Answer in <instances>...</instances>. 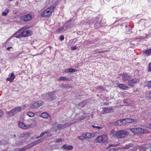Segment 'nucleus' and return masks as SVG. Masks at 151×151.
<instances>
[{"instance_id":"2f4dec72","label":"nucleus","mask_w":151,"mask_h":151,"mask_svg":"<svg viewBox=\"0 0 151 151\" xmlns=\"http://www.w3.org/2000/svg\"><path fill=\"white\" fill-rule=\"evenodd\" d=\"M92 127L94 128H96L99 130H101L102 128V127H99V126H94V125H92Z\"/></svg>"},{"instance_id":"39448f33","label":"nucleus","mask_w":151,"mask_h":151,"mask_svg":"<svg viewBox=\"0 0 151 151\" xmlns=\"http://www.w3.org/2000/svg\"><path fill=\"white\" fill-rule=\"evenodd\" d=\"M32 18V16L31 15L27 14L21 17L20 19L23 21H28L31 20Z\"/></svg>"},{"instance_id":"8fccbe9b","label":"nucleus","mask_w":151,"mask_h":151,"mask_svg":"<svg viewBox=\"0 0 151 151\" xmlns=\"http://www.w3.org/2000/svg\"><path fill=\"white\" fill-rule=\"evenodd\" d=\"M42 54V53H40L39 54H37L36 55H41Z\"/></svg>"},{"instance_id":"cd10ccee","label":"nucleus","mask_w":151,"mask_h":151,"mask_svg":"<svg viewBox=\"0 0 151 151\" xmlns=\"http://www.w3.org/2000/svg\"><path fill=\"white\" fill-rule=\"evenodd\" d=\"M27 114L28 116L30 117H33L34 115V114L32 112H28L27 113Z\"/></svg>"},{"instance_id":"aec40b11","label":"nucleus","mask_w":151,"mask_h":151,"mask_svg":"<svg viewBox=\"0 0 151 151\" xmlns=\"http://www.w3.org/2000/svg\"><path fill=\"white\" fill-rule=\"evenodd\" d=\"M58 80L59 81H66L68 80V78H67L66 77H61L59 78Z\"/></svg>"},{"instance_id":"ddd939ff","label":"nucleus","mask_w":151,"mask_h":151,"mask_svg":"<svg viewBox=\"0 0 151 151\" xmlns=\"http://www.w3.org/2000/svg\"><path fill=\"white\" fill-rule=\"evenodd\" d=\"M118 86L121 89L127 90L128 89V87L126 86L125 84H118Z\"/></svg>"},{"instance_id":"6ab92c4d","label":"nucleus","mask_w":151,"mask_h":151,"mask_svg":"<svg viewBox=\"0 0 151 151\" xmlns=\"http://www.w3.org/2000/svg\"><path fill=\"white\" fill-rule=\"evenodd\" d=\"M9 9L8 8L5 9V11L2 12V15L3 16H6L9 12Z\"/></svg>"},{"instance_id":"9d476101","label":"nucleus","mask_w":151,"mask_h":151,"mask_svg":"<svg viewBox=\"0 0 151 151\" xmlns=\"http://www.w3.org/2000/svg\"><path fill=\"white\" fill-rule=\"evenodd\" d=\"M113 108L111 107H108L104 108H103V111L106 113H109L112 111Z\"/></svg>"},{"instance_id":"393cba45","label":"nucleus","mask_w":151,"mask_h":151,"mask_svg":"<svg viewBox=\"0 0 151 151\" xmlns=\"http://www.w3.org/2000/svg\"><path fill=\"white\" fill-rule=\"evenodd\" d=\"M45 97H44L46 99L49 100L50 99V98L52 96L51 95H50L49 94H47L44 95Z\"/></svg>"},{"instance_id":"f257e3e1","label":"nucleus","mask_w":151,"mask_h":151,"mask_svg":"<svg viewBox=\"0 0 151 151\" xmlns=\"http://www.w3.org/2000/svg\"><path fill=\"white\" fill-rule=\"evenodd\" d=\"M54 9V6H51L42 12L41 14V15L43 17H48L51 15Z\"/></svg>"},{"instance_id":"9b49d317","label":"nucleus","mask_w":151,"mask_h":151,"mask_svg":"<svg viewBox=\"0 0 151 151\" xmlns=\"http://www.w3.org/2000/svg\"><path fill=\"white\" fill-rule=\"evenodd\" d=\"M64 149L67 150H70L73 148V146L72 145H64L63 146Z\"/></svg>"},{"instance_id":"b1692460","label":"nucleus","mask_w":151,"mask_h":151,"mask_svg":"<svg viewBox=\"0 0 151 151\" xmlns=\"http://www.w3.org/2000/svg\"><path fill=\"white\" fill-rule=\"evenodd\" d=\"M28 147H27V146H26V147L21 149H17L15 151H24Z\"/></svg>"},{"instance_id":"412c9836","label":"nucleus","mask_w":151,"mask_h":151,"mask_svg":"<svg viewBox=\"0 0 151 151\" xmlns=\"http://www.w3.org/2000/svg\"><path fill=\"white\" fill-rule=\"evenodd\" d=\"M19 33V32H17L16 33L14 34L13 35L14 37L18 38H20L22 37V36L21 35V33H20L17 35V34H18Z\"/></svg>"},{"instance_id":"09e8293b","label":"nucleus","mask_w":151,"mask_h":151,"mask_svg":"<svg viewBox=\"0 0 151 151\" xmlns=\"http://www.w3.org/2000/svg\"><path fill=\"white\" fill-rule=\"evenodd\" d=\"M62 29H62V28H60V29H59V31H62Z\"/></svg>"},{"instance_id":"1a4fd4ad","label":"nucleus","mask_w":151,"mask_h":151,"mask_svg":"<svg viewBox=\"0 0 151 151\" xmlns=\"http://www.w3.org/2000/svg\"><path fill=\"white\" fill-rule=\"evenodd\" d=\"M139 81V80L138 79L135 78L134 79H132L128 81V85L131 86H133L132 84L136 83H137Z\"/></svg>"},{"instance_id":"c756f323","label":"nucleus","mask_w":151,"mask_h":151,"mask_svg":"<svg viewBox=\"0 0 151 151\" xmlns=\"http://www.w3.org/2000/svg\"><path fill=\"white\" fill-rule=\"evenodd\" d=\"M26 33L27 34V36H29L31 35V32L30 30H26Z\"/></svg>"},{"instance_id":"58836bf2","label":"nucleus","mask_w":151,"mask_h":151,"mask_svg":"<svg viewBox=\"0 0 151 151\" xmlns=\"http://www.w3.org/2000/svg\"><path fill=\"white\" fill-rule=\"evenodd\" d=\"M59 38H60V40L61 41H63V40H64V36L63 35H61L60 36Z\"/></svg>"},{"instance_id":"c03bdc74","label":"nucleus","mask_w":151,"mask_h":151,"mask_svg":"<svg viewBox=\"0 0 151 151\" xmlns=\"http://www.w3.org/2000/svg\"><path fill=\"white\" fill-rule=\"evenodd\" d=\"M62 142V140L61 139H58L56 142L58 143V142Z\"/></svg>"},{"instance_id":"20e7f679","label":"nucleus","mask_w":151,"mask_h":151,"mask_svg":"<svg viewBox=\"0 0 151 151\" xmlns=\"http://www.w3.org/2000/svg\"><path fill=\"white\" fill-rule=\"evenodd\" d=\"M117 138H122L128 135V133L125 130H121L117 132Z\"/></svg>"},{"instance_id":"3c124183","label":"nucleus","mask_w":151,"mask_h":151,"mask_svg":"<svg viewBox=\"0 0 151 151\" xmlns=\"http://www.w3.org/2000/svg\"><path fill=\"white\" fill-rule=\"evenodd\" d=\"M114 145H109V147H114Z\"/></svg>"},{"instance_id":"f704fd0d","label":"nucleus","mask_w":151,"mask_h":151,"mask_svg":"<svg viewBox=\"0 0 151 151\" xmlns=\"http://www.w3.org/2000/svg\"><path fill=\"white\" fill-rule=\"evenodd\" d=\"M45 132H42V133H41L40 135L39 136L37 137H36V139H37L40 137H42L45 134Z\"/></svg>"},{"instance_id":"4be33fe9","label":"nucleus","mask_w":151,"mask_h":151,"mask_svg":"<svg viewBox=\"0 0 151 151\" xmlns=\"http://www.w3.org/2000/svg\"><path fill=\"white\" fill-rule=\"evenodd\" d=\"M103 140V137L101 136H99L96 138V141L97 142H101Z\"/></svg>"},{"instance_id":"603ef678","label":"nucleus","mask_w":151,"mask_h":151,"mask_svg":"<svg viewBox=\"0 0 151 151\" xmlns=\"http://www.w3.org/2000/svg\"><path fill=\"white\" fill-rule=\"evenodd\" d=\"M150 97L151 98V92L150 93Z\"/></svg>"},{"instance_id":"7c9ffc66","label":"nucleus","mask_w":151,"mask_h":151,"mask_svg":"<svg viewBox=\"0 0 151 151\" xmlns=\"http://www.w3.org/2000/svg\"><path fill=\"white\" fill-rule=\"evenodd\" d=\"M42 139H40L39 140H38V141L37 142H36V141H35V142H34L33 143V146H34L35 145H37L39 143H40V142L39 141H40V140H41Z\"/></svg>"},{"instance_id":"49530a36","label":"nucleus","mask_w":151,"mask_h":151,"mask_svg":"<svg viewBox=\"0 0 151 151\" xmlns=\"http://www.w3.org/2000/svg\"><path fill=\"white\" fill-rule=\"evenodd\" d=\"M11 48H12V47H9L7 48V50H9V49Z\"/></svg>"},{"instance_id":"2eb2a0df","label":"nucleus","mask_w":151,"mask_h":151,"mask_svg":"<svg viewBox=\"0 0 151 151\" xmlns=\"http://www.w3.org/2000/svg\"><path fill=\"white\" fill-rule=\"evenodd\" d=\"M40 116L45 119H47L49 115L46 112H43L41 114Z\"/></svg>"},{"instance_id":"0eeeda50","label":"nucleus","mask_w":151,"mask_h":151,"mask_svg":"<svg viewBox=\"0 0 151 151\" xmlns=\"http://www.w3.org/2000/svg\"><path fill=\"white\" fill-rule=\"evenodd\" d=\"M18 126L22 129H27L28 128H30L31 125H25L22 122H20L19 123Z\"/></svg>"},{"instance_id":"7ed1b4c3","label":"nucleus","mask_w":151,"mask_h":151,"mask_svg":"<svg viewBox=\"0 0 151 151\" xmlns=\"http://www.w3.org/2000/svg\"><path fill=\"white\" fill-rule=\"evenodd\" d=\"M130 130L134 133H147L149 132L146 129H142L140 128H132Z\"/></svg>"},{"instance_id":"473e14b6","label":"nucleus","mask_w":151,"mask_h":151,"mask_svg":"<svg viewBox=\"0 0 151 151\" xmlns=\"http://www.w3.org/2000/svg\"><path fill=\"white\" fill-rule=\"evenodd\" d=\"M71 21H68L66 23V24L67 25V26H66V27H70V23Z\"/></svg>"},{"instance_id":"f03ea898","label":"nucleus","mask_w":151,"mask_h":151,"mask_svg":"<svg viewBox=\"0 0 151 151\" xmlns=\"http://www.w3.org/2000/svg\"><path fill=\"white\" fill-rule=\"evenodd\" d=\"M21 110V108L19 106L16 107L12 109L10 111L6 112L8 116L10 117L13 116L17 113L20 112Z\"/></svg>"},{"instance_id":"dca6fc26","label":"nucleus","mask_w":151,"mask_h":151,"mask_svg":"<svg viewBox=\"0 0 151 151\" xmlns=\"http://www.w3.org/2000/svg\"><path fill=\"white\" fill-rule=\"evenodd\" d=\"M143 52L144 54H146L147 55L149 56L151 54V49L144 50Z\"/></svg>"},{"instance_id":"f3484780","label":"nucleus","mask_w":151,"mask_h":151,"mask_svg":"<svg viewBox=\"0 0 151 151\" xmlns=\"http://www.w3.org/2000/svg\"><path fill=\"white\" fill-rule=\"evenodd\" d=\"M76 70L71 68H68L67 69H65V70L64 72L65 73L68 72H71L73 73L74 72H76Z\"/></svg>"},{"instance_id":"6e6d98bb","label":"nucleus","mask_w":151,"mask_h":151,"mask_svg":"<svg viewBox=\"0 0 151 151\" xmlns=\"http://www.w3.org/2000/svg\"><path fill=\"white\" fill-rule=\"evenodd\" d=\"M12 0H8V1H12Z\"/></svg>"},{"instance_id":"37998d69","label":"nucleus","mask_w":151,"mask_h":151,"mask_svg":"<svg viewBox=\"0 0 151 151\" xmlns=\"http://www.w3.org/2000/svg\"><path fill=\"white\" fill-rule=\"evenodd\" d=\"M120 120L116 121L115 123V125H119V121H120H120H119Z\"/></svg>"},{"instance_id":"5701e85b","label":"nucleus","mask_w":151,"mask_h":151,"mask_svg":"<svg viewBox=\"0 0 151 151\" xmlns=\"http://www.w3.org/2000/svg\"><path fill=\"white\" fill-rule=\"evenodd\" d=\"M77 40V38H75L73 40H70L69 42L70 44L73 45L76 42V41Z\"/></svg>"},{"instance_id":"423d86ee","label":"nucleus","mask_w":151,"mask_h":151,"mask_svg":"<svg viewBox=\"0 0 151 151\" xmlns=\"http://www.w3.org/2000/svg\"><path fill=\"white\" fill-rule=\"evenodd\" d=\"M43 102L41 101H38L32 104L31 108H37L41 106L43 104Z\"/></svg>"},{"instance_id":"bb28decb","label":"nucleus","mask_w":151,"mask_h":151,"mask_svg":"<svg viewBox=\"0 0 151 151\" xmlns=\"http://www.w3.org/2000/svg\"><path fill=\"white\" fill-rule=\"evenodd\" d=\"M111 133L113 135L117 137V132H115L114 129H112L111 130Z\"/></svg>"},{"instance_id":"864d4df0","label":"nucleus","mask_w":151,"mask_h":151,"mask_svg":"<svg viewBox=\"0 0 151 151\" xmlns=\"http://www.w3.org/2000/svg\"><path fill=\"white\" fill-rule=\"evenodd\" d=\"M150 128L151 129V124L150 126Z\"/></svg>"},{"instance_id":"a19ab883","label":"nucleus","mask_w":151,"mask_h":151,"mask_svg":"<svg viewBox=\"0 0 151 151\" xmlns=\"http://www.w3.org/2000/svg\"><path fill=\"white\" fill-rule=\"evenodd\" d=\"M107 51L106 50H102V51H99L97 52L99 53H102L103 52H106Z\"/></svg>"},{"instance_id":"72a5a7b5","label":"nucleus","mask_w":151,"mask_h":151,"mask_svg":"<svg viewBox=\"0 0 151 151\" xmlns=\"http://www.w3.org/2000/svg\"><path fill=\"white\" fill-rule=\"evenodd\" d=\"M4 112L3 111L0 110V117H2L4 115Z\"/></svg>"},{"instance_id":"4468645a","label":"nucleus","mask_w":151,"mask_h":151,"mask_svg":"<svg viewBox=\"0 0 151 151\" xmlns=\"http://www.w3.org/2000/svg\"><path fill=\"white\" fill-rule=\"evenodd\" d=\"M83 135L84 136V138H90L92 137V134L90 133L86 132L83 133Z\"/></svg>"},{"instance_id":"e433bc0d","label":"nucleus","mask_w":151,"mask_h":151,"mask_svg":"<svg viewBox=\"0 0 151 151\" xmlns=\"http://www.w3.org/2000/svg\"><path fill=\"white\" fill-rule=\"evenodd\" d=\"M147 86L148 87L151 88V81H149L147 84Z\"/></svg>"},{"instance_id":"de8ad7c7","label":"nucleus","mask_w":151,"mask_h":151,"mask_svg":"<svg viewBox=\"0 0 151 151\" xmlns=\"http://www.w3.org/2000/svg\"><path fill=\"white\" fill-rule=\"evenodd\" d=\"M99 89H101L102 90L103 89V87H102L101 86H100L99 87Z\"/></svg>"},{"instance_id":"c9c22d12","label":"nucleus","mask_w":151,"mask_h":151,"mask_svg":"<svg viewBox=\"0 0 151 151\" xmlns=\"http://www.w3.org/2000/svg\"><path fill=\"white\" fill-rule=\"evenodd\" d=\"M78 138L81 139H85L84 136L83 135V134H82L81 136H78Z\"/></svg>"},{"instance_id":"ea45409f","label":"nucleus","mask_w":151,"mask_h":151,"mask_svg":"<svg viewBox=\"0 0 151 151\" xmlns=\"http://www.w3.org/2000/svg\"><path fill=\"white\" fill-rule=\"evenodd\" d=\"M76 48H77L75 46H72L71 47V49H72V50H75Z\"/></svg>"},{"instance_id":"a18cd8bd","label":"nucleus","mask_w":151,"mask_h":151,"mask_svg":"<svg viewBox=\"0 0 151 151\" xmlns=\"http://www.w3.org/2000/svg\"><path fill=\"white\" fill-rule=\"evenodd\" d=\"M108 151H116V150L114 148H111Z\"/></svg>"},{"instance_id":"f8f14e48","label":"nucleus","mask_w":151,"mask_h":151,"mask_svg":"<svg viewBox=\"0 0 151 151\" xmlns=\"http://www.w3.org/2000/svg\"><path fill=\"white\" fill-rule=\"evenodd\" d=\"M122 76L123 80L124 81H129L131 79L130 76L127 74H123Z\"/></svg>"},{"instance_id":"c85d7f7f","label":"nucleus","mask_w":151,"mask_h":151,"mask_svg":"<svg viewBox=\"0 0 151 151\" xmlns=\"http://www.w3.org/2000/svg\"><path fill=\"white\" fill-rule=\"evenodd\" d=\"M131 144H129L128 145H126L125 147H122V149H126L129 148Z\"/></svg>"},{"instance_id":"5fc2aeb1","label":"nucleus","mask_w":151,"mask_h":151,"mask_svg":"<svg viewBox=\"0 0 151 151\" xmlns=\"http://www.w3.org/2000/svg\"><path fill=\"white\" fill-rule=\"evenodd\" d=\"M1 145V141H0V145Z\"/></svg>"},{"instance_id":"a878e982","label":"nucleus","mask_w":151,"mask_h":151,"mask_svg":"<svg viewBox=\"0 0 151 151\" xmlns=\"http://www.w3.org/2000/svg\"><path fill=\"white\" fill-rule=\"evenodd\" d=\"M22 37H26L27 36V34L26 31H23L22 32L20 33Z\"/></svg>"},{"instance_id":"a211bd4d","label":"nucleus","mask_w":151,"mask_h":151,"mask_svg":"<svg viewBox=\"0 0 151 151\" xmlns=\"http://www.w3.org/2000/svg\"><path fill=\"white\" fill-rule=\"evenodd\" d=\"M15 76L14 75V73H11V75L10 76V78H7V81H10V82H12Z\"/></svg>"},{"instance_id":"4c0bfd02","label":"nucleus","mask_w":151,"mask_h":151,"mask_svg":"<svg viewBox=\"0 0 151 151\" xmlns=\"http://www.w3.org/2000/svg\"><path fill=\"white\" fill-rule=\"evenodd\" d=\"M148 70L149 71H151V63H150L149 65V68Z\"/></svg>"},{"instance_id":"79ce46f5","label":"nucleus","mask_w":151,"mask_h":151,"mask_svg":"<svg viewBox=\"0 0 151 151\" xmlns=\"http://www.w3.org/2000/svg\"><path fill=\"white\" fill-rule=\"evenodd\" d=\"M28 29V28H27V27H24L20 29V30H22L24 29Z\"/></svg>"},{"instance_id":"6e6552de","label":"nucleus","mask_w":151,"mask_h":151,"mask_svg":"<svg viewBox=\"0 0 151 151\" xmlns=\"http://www.w3.org/2000/svg\"><path fill=\"white\" fill-rule=\"evenodd\" d=\"M120 122L122 123L123 124H125L127 123H130L133 122H134V120L132 119L129 118L125 119L119 120Z\"/></svg>"}]
</instances>
